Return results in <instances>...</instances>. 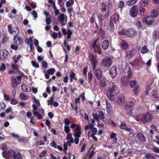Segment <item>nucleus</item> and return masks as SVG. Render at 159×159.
<instances>
[{
  "instance_id": "1",
  "label": "nucleus",
  "mask_w": 159,
  "mask_h": 159,
  "mask_svg": "<svg viewBox=\"0 0 159 159\" xmlns=\"http://www.w3.org/2000/svg\"><path fill=\"white\" fill-rule=\"evenodd\" d=\"M118 87L114 83L111 82L110 83L108 90L107 95L110 100H112L114 96L118 94Z\"/></svg>"
},
{
  "instance_id": "2",
  "label": "nucleus",
  "mask_w": 159,
  "mask_h": 159,
  "mask_svg": "<svg viewBox=\"0 0 159 159\" xmlns=\"http://www.w3.org/2000/svg\"><path fill=\"white\" fill-rule=\"evenodd\" d=\"M152 118V114L148 113L146 114H139L136 117V120L140 123L145 124L151 121Z\"/></svg>"
},
{
  "instance_id": "3",
  "label": "nucleus",
  "mask_w": 159,
  "mask_h": 159,
  "mask_svg": "<svg viewBox=\"0 0 159 159\" xmlns=\"http://www.w3.org/2000/svg\"><path fill=\"white\" fill-rule=\"evenodd\" d=\"M15 153L14 150L11 149L7 151H3L2 156L6 159H13Z\"/></svg>"
},
{
  "instance_id": "4",
  "label": "nucleus",
  "mask_w": 159,
  "mask_h": 159,
  "mask_svg": "<svg viewBox=\"0 0 159 159\" xmlns=\"http://www.w3.org/2000/svg\"><path fill=\"white\" fill-rule=\"evenodd\" d=\"M22 78V76L21 75H18L16 78L14 76H12L11 78V85L12 87H16V85L20 84L21 81V80Z\"/></svg>"
},
{
  "instance_id": "5",
  "label": "nucleus",
  "mask_w": 159,
  "mask_h": 159,
  "mask_svg": "<svg viewBox=\"0 0 159 159\" xmlns=\"http://www.w3.org/2000/svg\"><path fill=\"white\" fill-rule=\"evenodd\" d=\"M98 41V39H96L91 41L90 45L92 48H93L94 52H97L99 54H101L102 52L101 51L100 46L97 43Z\"/></svg>"
},
{
  "instance_id": "6",
  "label": "nucleus",
  "mask_w": 159,
  "mask_h": 159,
  "mask_svg": "<svg viewBox=\"0 0 159 159\" xmlns=\"http://www.w3.org/2000/svg\"><path fill=\"white\" fill-rule=\"evenodd\" d=\"M89 57L91 60V65L93 66V70H94L96 69V66L98 64L97 56L91 53L89 56Z\"/></svg>"
},
{
  "instance_id": "7",
  "label": "nucleus",
  "mask_w": 159,
  "mask_h": 159,
  "mask_svg": "<svg viewBox=\"0 0 159 159\" xmlns=\"http://www.w3.org/2000/svg\"><path fill=\"white\" fill-rule=\"evenodd\" d=\"M58 19L61 26H63L66 25L67 20V17L66 15L62 13L60 14L58 17Z\"/></svg>"
},
{
  "instance_id": "8",
  "label": "nucleus",
  "mask_w": 159,
  "mask_h": 159,
  "mask_svg": "<svg viewBox=\"0 0 159 159\" xmlns=\"http://www.w3.org/2000/svg\"><path fill=\"white\" fill-rule=\"evenodd\" d=\"M34 115L36 116L39 120L42 119L44 116V111L43 109L39 108L35 112L33 113Z\"/></svg>"
},
{
  "instance_id": "9",
  "label": "nucleus",
  "mask_w": 159,
  "mask_h": 159,
  "mask_svg": "<svg viewBox=\"0 0 159 159\" xmlns=\"http://www.w3.org/2000/svg\"><path fill=\"white\" fill-rule=\"evenodd\" d=\"M112 61L111 58L107 57L102 59L101 61V65L103 66H110L111 65Z\"/></svg>"
},
{
  "instance_id": "10",
  "label": "nucleus",
  "mask_w": 159,
  "mask_h": 159,
  "mask_svg": "<svg viewBox=\"0 0 159 159\" xmlns=\"http://www.w3.org/2000/svg\"><path fill=\"white\" fill-rule=\"evenodd\" d=\"M88 81L89 83L91 85H96V80L95 78L93 79V75L91 71L89 72L88 73Z\"/></svg>"
},
{
  "instance_id": "11",
  "label": "nucleus",
  "mask_w": 159,
  "mask_h": 159,
  "mask_svg": "<svg viewBox=\"0 0 159 159\" xmlns=\"http://www.w3.org/2000/svg\"><path fill=\"white\" fill-rule=\"evenodd\" d=\"M138 13V8L136 5L133 6L129 10V14L132 17H136L137 16Z\"/></svg>"
},
{
  "instance_id": "12",
  "label": "nucleus",
  "mask_w": 159,
  "mask_h": 159,
  "mask_svg": "<svg viewBox=\"0 0 159 159\" xmlns=\"http://www.w3.org/2000/svg\"><path fill=\"white\" fill-rule=\"evenodd\" d=\"M9 52L6 49H4L0 51V61H4L7 57Z\"/></svg>"
},
{
  "instance_id": "13",
  "label": "nucleus",
  "mask_w": 159,
  "mask_h": 159,
  "mask_svg": "<svg viewBox=\"0 0 159 159\" xmlns=\"http://www.w3.org/2000/svg\"><path fill=\"white\" fill-rule=\"evenodd\" d=\"M121 68L123 71L125 73H129L130 71V68L128 64L125 62H123L121 64Z\"/></svg>"
},
{
  "instance_id": "14",
  "label": "nucleus",
  "mask_w": 159,
  "mask_h": 159,
  "mask_svg": "<svg viewBox=\"0 0 159 159\" xmlns=\"http://www.w3.org/2000/svg\"><path fill=\"white\" fill-rule=\"evenodd\" d=\"M106 4L103 2H102L101 5V12L102 14H104V16L106 17L109 16V10L108 8L107 9Z\"/></svg>"
},
{
  "instance_id": "15",
  "label": "nucleus",
  "mask_w": 159,
  "mask_h": 159,
  "mask_svg": "<svg viewBox=\"0 0 159 159\" xmlns=\"http://www.w3.org/2000/svg\"><path fill=\"white\" fill-rule=\"evenodd\" d=\"M136 50L132 49L126 52L125 54L126 57L128 59H130L136 53Z\"/></svg>"
},
{
  "instance_id": "16",
  "label": "nucleus",
  "mask_w": 159,
  "mask_h": 159,
  "mask_svg": "<svg viewBox=\"0 0 159 159\" xmlns=\"http://www.w3.org/2000/svg\"><path fill=\"white\" fill-rule=\"evenodd\" d=\"M82 130L79 126H77L74 130L73 134L75 137L80 138L82 134Z\"/></svg>"
},
{
  "instance_id": "17",
  "label": "nucleus",
  "mask_w": 159,
  "mask_h": 159,
  "mask_svg": "<svg viewBox=\"0 0 159 159\" xmlns=\"http://www.w3.org/2000/svg\"><path fill=\"white\" fill-rule=\"evenodd\" d=\"M137 32L134 29H128L126 31V36L129 38H132L136 35Z\"/></svg>"
},
{
  "instance_id": "18",
  "label": "nucleus",
  "mask_w": 159,
  "mask_h": 159,
  "mask_svg": "<svg viewBox=\"0 0 159 159\" xmlns=\"http://www.w3.org/2000/svg\"><path fill=\"white\" fill-rule=\"evenodd\" d=\"M94 118L97 120H98L99 119L103 120L104 118V113L101 111H100L98 112V116L97 114H92Z\"/></svg>"
},
{
  "instance_id": "19",
  "label": "nucleus",
  "mask_w": 159,
  "mask_h": 159,
  "mask_svg": "<svg viewBox=\"0 0 159 159\" xmlns=\"http://www.w3.org/2000/svg\"><path fill=\"white\" fill-rule=\"evenodd\" d=\"M13 42L17 45H22L23 42L22 39L19 36H15L13 39Z\"/></svg>"
},
{
  "instance_id": "20",
  "label": "nucleus",
  "mask_w": 159,
  "mask_h": 159,
  "mask_svg": "<svg viewBox=\"0 0 159 159\" xmlns=\"http://www.w3.org/2000/svg\"><path fill=\"white\" fill-rule=\"evenodd\" d=\"M117 68L116 66H113L109 70V74L112 78H114L117 75Z\"/></svg>"
},
{
  "instance_id": "21",
  "label": "nucleus",
  "mask_w": 159,
  "mask_h": 159,
  "mask_svg": "<svg viewBox=\"0 0 159 159\" xmlns=\"http://www.w3.org/2000/svg\"><path fill=\"white\" fill-rule=\"evenodd\" d=\"M143 22L145 23L146 25L151 24L153 22V19L149 16L143 18Z\"/></svg>"
},
{
  "instance_id": "22",
  "label": "nucleus",
  "mask_w": 159,
  "mask_h": 159,
  "mask_svg": "<svg viewBox=\"0 0 159 159\" xmlns=\"http://www.w3.org/2000/svg\"><path fill=\"white\" fill-rule=\"evenodd\" d=\"M119 16L117 14H115L110 17V21L117 23L119 21Z\"/></svg>"
},
{
  "instance_id": "23",
  "label": "nucleus",
  "mask_w": 159,
  "mask_h": 159,
  "mask_svg": "<svg viewBox=\"0 0 159 159\" xmlns=\"http://www.w3.org/2000/svg\"><path fill=\"white\" fill-rule=\"evenodd\" d=\"M94 70L95 71V75L97 79L98 80H100L102 75L101 70L99 68L97 69H95Z\"/></svg>"
},
{
  "instance_id": "24",
  "label": "nucleus",
  "mask_w": 159,
  "mask_h": 159,
  "mask_svg": "<svg viewBox=\"0 0 159 159\" xmlns=\"http://www.w3.org/2000/svg\"><path fill=\"white\" fill-rule=\"evenodd\" d=\"M125 100L124 96L122 95H120L118 97L116 102L118 104L121 105L124 103Z\"/></svg>"
},
{
  "instance_id": "25",
  "label": "nucleus",
  "mask_w": 159,
  "mask_h": 159,
  "mask_svg": "<svg viewBox=\"0 0 159 159\" xmlns=\"http://www.w3.org/2000/svg\"><path fill=\"white\" fill-rule=\"evenodd\" d=\"M142 58L135 59L134 60L131 62V64L134 66L136 67L142 63Z\"/></svg>"
},
{
  "instance_id": "26",
  "label": "nucleus",
  "mask_w": 159,
  "mask_h": 159,
  "mask_svg": "<svg viewBox=\"0 0 159 159\" xmlns=\"http://www.w3.org/2000/svg\"><path fill=\"white\" fill-rule=\"evenodd\" d=\"M157 92L156 90H154L152 91L151 95L152 99L154 101L159 100V97L157 96Z\"/></svg>"
},
{
  "instance_id": "27",
  "label": "nucleus",
  "mask_w": 159,
  "mask_h": 159,
  "mask_svg": "<svg viewBox=\"0 0 159 159\" xmlns=\"http://www.w3.org/2000/svg\"><path fill=\"white\" fill-rule=\"evenodd\" d=\"M21 89L22 90L26 92H30V88L28 85L25 84H23L21 85Z\"/></svg>"
},
{
  "instance_id": "28",
  "label": "nucleus",
  "mask_w": 159,
  "mask_h": 159,
  "mask_svg": "<svg viewBox=\"0 0 159 159\" xmlns=\"http://www.w3.org/2000/svg\"><path fill=\"white\" fill-rule=\"evenodd\" d=\"M110 44L109 41L107 40H105L103 41L102 43V47L103 49H106L108 48Z\"/></svg>"
},
{
  "instance_id": "29",
  "label": "nucleus",
  "mask_w": 159,
  "mask_h": 159,
  "mask_svg": "<svg viewBox=\"0 0 159 159\" xmlns=\"http://www.w3.org/2000/svg\"><path fill=\"white\" fill-rule=\"evenodd\" d=\"M119 46L123 49H127L128 47V45L125 41H122L119 43Z\"/></svg>"
},
{
  "instance_id": "30",
  "label": "nucleus",
  "mask_w": 159,
  "mask_h": 159,
  "mask_svg": "<svg viewBox=\"0 0 159 159\" xmlns=\"http://www.w3.org/2000/svg\"><path fill=\"white\" fill-rule=\"evenodd\" d=\"M70 82H72L73 81V80H77V78L76 77V74L73 72H71L70 73Z\"/></svg>"
},
{
  "instance_id": "31",
  "label": "nucleus",
  "mask_w": 159,
  "mask_h": 159,
  "mask_svg": "<svg viewBox=\"0 0 159 159\" xmlns=\"http://www.w3.org/2000/svg\"><path fill=\"white\" fill-rule=\"evenodd\" d=\"M135 101V99H133L132 100H130L127 103L125 104L126 106L128 108L132 107L134 105Z\"/></svg>"
},
{
  "instance_id": "32",
  "label": "nucleus",
  "mask_w": 159,
  "mask_h": 159,
  "mask_svg": "<svg viewBox=\"0 0 159 159\" xmlns=\"http://www.w3.org/2000/svg\"><path fill=\"white\" fill-rule=\"evenodd\" d=\"M137 137L140 140L143 142H144L146 141V138L145 136L141 133H138L137 134Z\"/></svg>"
},
{
  "instance_id": "33",
  "label": "nucleus",
  "mask_w": 159,
  "mask_h": 159,
  "mask_svg": "<svg viewBox=\"0 0 159 159\" xmlns=\"http://www.w3.org/2000/svg\"><path fill=\"white\" fill-rule=\"evenodd\" d=\"M19 97L21 100H27L29 96L28 95H25L23 93H21L20 94Z\"/></svg>"
},
{
  "instance_id": "34",
  "label": "nucleus",
  "mask_w": 159,
  "mask_h": 159,
  "mask_svg": "<svg viewBox=\"0 0 159 159\" xmlns=\"http://www.w3.org/2000/svg\"><path fill=\"white\" fill-rule=\"evenodd\" d=\"M100 86L103 89L104 87H105L106 85V79H103L101 80L100 81Z\"/></svg>"
},
{
  "instance_id": "35",
  "label": "nucleus",
  "mask_w": 159,
  "mask_h": 159,
  "mask_svg": "<svg viewBox=\"0 0 159 159\" xmlns=\"http://www.w3.org/2000/svg\"><path fill=\"white\" fill-rule=\"evenodd\" d=\"M139 11L141 15L144 16L146 15L147 12L145 10V9L143 7H140Z\"/></svg>"
},
{
  "instance_id": "36",
  "label": "nucleus",
  "mask_w": 159,
  "mask_h": 159,
  "mask_svg": "<svg viewBox=\"0 0 159 159\" xmlns=\"http://www.w3.org/2000/svg\"><path fill=\"white\" fill-rule=\"evenodd\" d=\"M155 157L154 155L150 153L146 154L145 156V157L147 159H154Z\"/></svg>"
},
{
  "instance_id": "37",
  "label": "nucleus",
  "mask_w": 159,
  "mask_h": 159,
  "mask_svg": "<svg viewBox=\"0 0 159 159\" xmlns=\"http://www.w3.org/2000/svg\"><path fill=\"white\" fill-rule=\"evenodd\" d=\"M129 86L131 88H134L137 85V82L135 80H131L129 82Z\"/></svg>"
},
{
  "instance_id": "38",
  "label": "nucleus",
  "mask_w": 159,
  "mask_h": 159,
  "mask_svg": "<svg viewBox=\"0 0 159 159\" xmlns=\"http://www.w3.org/2000/svg\"><path fill=\"white\" fill-rule=\"evenodd\" d=\"M74 3V0H70L67 1L66 3V7H72Z\"/></svg>"
},
{
  "instance_id": "39",
  "label": "nucleus",
  "mask_w": 159,
  "mask_h": 159,
  "mask_svg": "<svg viewBox=\"0 0 159 159\" xmlns=\"http://www.w3.org/2000/svg\"><path fill=\"white\" fill-rule=\"evenodd\" d=\"M148 51V49L147 48L146 45H144L142 47L141 49L140 52L142 53H145Z\"/></svg>"
},
{
  "instance_id": "40",
  "label": "nucleus",
  "mask_w": 159,
  "mask_h": 159,
  "mask_svg": "<svg viewBox=\"0 0 159 159\" xmlns=\"http://www.w3.org/2000/svg\"><path fill=\"white\" fill-rule=\"evenodd\" d=\"M94 127V125L89 123V125H86L85 127V130H87L88 129L91 130Z\"/></svg>"
},
{
  "instance_id": "41",
  "label": "nucleus",
  "mask_w": 159,
  "mask_h": 159,
  "mask_svg": "<svg viewBox=\"0 0 159 159\" xmlns=\"http://www.w3.org/2000/svg\"><path fill=\"white\" fill-rule=\"evenodd\" d=\"M134 89L133 90V93L135 95H136L138 94L140 91V88L139 87L138 85H137L135 87Z\"/></svg>"
},
{
  "instance_id": "42",
  "label": "nucleus",
  "mask_w": 159,
  "mask_h": 159,
  "mask_svg": "<svg viewBox=\"0 0 159 159\" xmlns=\"http://www.w3.org/2000/svg\"><path fill=\"white\" fill-rule=\"evenodd\" d=\"M148 0H141L140 2V4L142 6L144 7L148 4Z\"/></svg>"
},
{
  "instance_id": "43",
  "label": "nucleus",
  "mask_w": 159,
  "mask_h": 159,
  "mask_svg": "<svg viewBox=\"0 0 159 159\" xmlns=\"http://www.w3.org/2000/svg\"><path fill=\"white\" fill-rule=\"evenodd\" d=\"M7 29L9 33L11 34H13V31L12 26L11 24H8L7 25Z\"/></svg>"
},
{
  "instance_id": "44",
  "label": "nucleus",
  "mask_w": 159,
  "mask_h": 159,
  "mask_svg": "<svg viewBox=\"0 0 159 159\" xmlns=\"http://www.w3.org/2000/svg\"><path fill=\"white\" fill-rule=\"evenodd\" d=\"M157 12L155 9L152 10L151 12V16L153 17H156L158 16Z\"/></svg>"
},
{
  "instance_id": "45",
  "label": "nucleus",
  "mask_w": 159,
  "mask_h": 159,
  "mask_svg": "<svg viewBox=\"0 0 159 159\" xmlns=\"http://www.w3.org/2000/svg\"><path fill=\"white\" fill-rule=\"evenodd\" d=\"M72 32L70 30H68L67 32L66 33V35H67V37H66V39H70L71 36L72 34Z\"/></svg>"
},
{
  "instance_id": "46",
  "label": "nucleus",
  "mask_w": 159,
  "mask_h": 159,
  "mask_svg": "<svg viewBox=\"0 0 159 159\" xmlns=\"http://www.w3.org/2000/svg\"><path fill=\"white\" fill-rule=\"evenodd\" d=\"M106 106L107 109V111H111L112 110V107L110 103L107 101L106 102Z\"/></svg>"
},
{
  "instance_id": "47",
  "label": "nucleus",
  "mask_w": 159,
  "mask_h": 159,
  "mask_svg": "<svg viewBox=\"0 0 159 159\" xmlns=\"http://www.w3.org/2000/svg\"><path fill=\"white\" fill-rule=\"evenodd\" d=\"M13 34L14 33H15V36L18 35L19 34V28L17 27H15L13 28Z\"/></svg>"
},
{
  "instance_id": "48",
  "label": "nucleus",
  "mask_w": 159,
  "mask_h": 159,
  "mask_svg": "<svg viewBox=\"0 0 159 159\" xmlns=\"http://www.w3.org/2000/svg\"><path fill=\"white\" fill-rule=\"evenodd\" d=\"M138 0H130L127 2V4L129 6L132 5L137 2Z\"/></svg>"
},
{
  "instance_id": "49",
  "label": "nucleus",
  "mask_w": 159,
  "mask_h": 159,
  "mask_svg": "<svg viewBox=\"0 0 159 159\" xmlns=\"http://www.w3.org/2000/svg\"><path fill=\"white\" fill-rule=\"evenodd\" d=\"M114 22L110 20L109 24V28L111 31H113L114 29Z\"/></svg>"
},
{
  "instance_id": "50",
  "label": "nucleus",
  "mask_w": 159,
  "mask_h": 159,
  "mask_svg": "<svg viewBox=\"0 0 159 159\" xmlns=\"http://www.w3.org/2000/svg\"><path fill=\"white\" fill-rule=\"evenodd\" d=\"M13 159H22L20 154L19 153H15Z\"/></svg>"
},
{
  "instance_id": "51",
  "label": "nucleus",
  "mask_w": 159,
  "mask_h": 159,
  "mask_svg": "<svg viewBox=\"0 0 159 159\" xmlns=\"http://www.w3.org/2000/svg\"><path fill=\"white\" fill-rule=\"evenodd\" d=\"M54 101V97H52L47 100L48 105H52Z\"/></svg>"
},
{
  "instance_id": "52",
  "label": "nucleus",
  "mask_w": 159,
  "mask_h": 159,
  "mask_svg": "<svg viewBox=\"0 0 159 159\" xmlns=\"http://www.w3.org/2000/svg\"><path fill=\"white\" fill-rule=\"evenodd\" d=\"M54 12L55 15L56 16H57L59 14H60V12L59 10L57 9L56 7V6L55 5V7H53Z\"/></svg>"
},
{
  "instance_id": "53",
  "label": "nucleus",
  "mask_w": 159,
  "mask_h": 159,
  "mask_svg": "<svg viewBox=\"0 0 159 159\" xmlns=\"http://www.w3.org/2000/svg\"><path fill=\"white\" fill-rule=\"evenodd\" d=\"M10 101L11 104L12 105H16L18 102L17 100L15 98H11Z\"/></svg>"
},
{
  "instance_id": "54",
  "label": "nucleus",
  "mask_w": 159,
  "mask_h": 159,
  "mask_svg": "<svg viewBox=\"0 0 159 159\" xmlns=\"http://www.w3.org/2000/svg\"><path fill=\"white\" fill-rule=\"evenodd\" d=\"M91 130L92 132V134L90 135V136L95 135L97 134V130L96 128H94L93 127V129Z\"/></svg>"
},
{
  "instance_id": "55",
  "label": "nucleus",
  "mask_w": 159,
  "mask_h": 159,
  "mask_svg": "<svg viewBox=\"0 0 159 159\" xmlns=\"http://www.w3.org/2000/svg\"><path fill=\"white\" fill-rule=\"evenodd\" d=\"M119 34L120 35L122 36H126V31L123 29L121 31L119 32Z\"/></svg>"
},
{
  "instance_id": "56",
  "label": "nucleus",
  "mask_w": 159,
  "mask_h": 159,
  "mask_svg": "<svg viewBox=\"0 0 159 159\" xmlns=\"http://www.w3.org/2000/svg\"><path fill=\"white\" fill-rule=\"evenodd\" d=\"M21 55H19L16 57V56H14L12 57L13 60L14 61L15 63L17 62L18 60L21 57Z\"/></svg>"
},
{
  "instance_id": "57",
  "label": "nucleus",
  "mask_w": 159,
  "mask_h": 159,
  "mask_svg": "<svg viewBox=\"0 0 159 159\" xmlns=\"http://www.w3.org/2000/svg\"><path fill=\"white\" fill-rule=\"evenodd\" d=\"M55 71V69L54 68H50L48 70L47 73L48 74L51 75H53Z\"/></svg>"
},
{
  "instance_id": "58",
  "label": "nucleus",
  "mask_w": 159,
  "mask_h": 159,
  "mask_svg": "<svg viewBox=\"0 0 159 159\" xmlns=\"http://www.w3.org/2000/svg\"><path fill=\"white\" fill-rule=\"evenodd\" d=\"M64 122L65 123V126H69V124L70 123V121L67 118L64 119Z\"/></svg>"
},
{
  "instance_id": "59",
  "label": "nucleus",
  "mask_w": 159,
  "mask_h": 159,
  "mask_svg": "<svg viewBox=\"0 0 159 159\" xmlns=\"http://www.w3.org/2000/svg\"><path fill=\"white\" fill-rule=\"evenodd\" d=\"M113 4L112 0H110L108 1V8H111L113 7Z\"/></svg>"
},
{
  "instance_id": "60",
  "label": "nucleus",
  "mask_w": 159,
  "mask_h": 159,
  "mask_svg": "<svg viewBox=\"0 0 159 159\" xmlns=\"http://www.w3.org/2000/svg\"><path fill=\"white\" fill-rule=\"evenodd\" d=\"M31 64L33 66L36 68H38L39 67V64L37 62H36L34 61H31Z\"/></svg>"
},
{
  "instance_id": "61",
  "label": "nucleus",
  "mask_w": 159,
  "mask_h": 159,
  "mask_svg": "<svg viewBox=\"0 0 159 159\" xmlns=\"http://www.w3.org/2000/svg\"><path fill=\"white\" fill-rule=\"evenodd\" d=\"M64 129V131L66 134L69 133V132L70 131V129L69 126H65Z\"/></svg>"
},
{
  "instance_id": "62",
  "label": "nucleus",
  "mask_w": 159,
  "mask_h": 159,
  "mask_svg": "<svg viewBox=\"0 0 159 159\" xmlns=\"http://www.w3.org/2000/svg\"><path fill=\"white\" fill-rule=\"evenodd\" d=\"M11 68L13 70H18V66L16 63H15L12 64Z\"/></svg>"
},
{
  "instance_id": "63",
  "label": "nucleus",
  "mask_w": 159,
  "mask_h": 159,
  "mask_svg": "<svg viewBox=\"0 0 159 159\" xmlns=\"http://www.w3.org/2000/svg\"><path fill=\"white\" fill-rule=\"evenodd\" d=\"M154 37L157 39H159V32L155 31L153 32Z\"/></svg>"
},
{
  "instance_id": "64",
  "label": "nucleus",
  "mask_w": 159,
  "mask_h": 159,
  "mask_svg": "<svg viewBox=\"0 0 159 159\" xmlns=\"http://www.w3.org/2000/svg\"><path fill=\"white\" fill-rule=\"evenodd\" d=\"M152 151L156 153H159V148L157 147L154 146L152 148Z\"/></svg>"
}]
</instances>
